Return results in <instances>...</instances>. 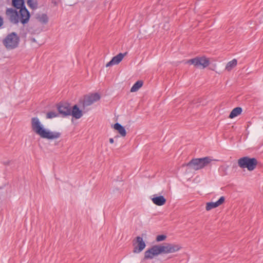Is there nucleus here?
Segmentation results:
<instances>
[{
	"mask_svg": "<svg viewBox=\"0 0 263 263\" xmlns=\"http://www.w3.org/2000/svg\"><path fill=\"white\" fill-rule=\"evenodd\" d=\"M31 127L32 131L41 138L48 140H56L60 138L61 133L57 131H51L44 127L43 125L37 117L31 119Z\"/></svg>",
	"mask_w": 263,
	"mask_h": 263,
	"instance_id": "nucleus-1",
	"label": "nucleus"
},
{
	"mask_svg": "<svg viewBox=\"0 0 263 263\" xmlns=\"http://www.w3.org/2000/svg\"><path fill=\"white\" fill-rule=\"evenodd\" d=\"M181 249L178 245L166 243L165 245H155L144 253V259H151L161 253H171L177 252Z\"/></svg>",
	"mask_w": 263,
	"mask_h": 263,
	"instance_id": "nucleus-2",
	"label": "nucleus"
},
{
	"mask_svg": "<svg viewBox=\"0 0 263 263\" xmlns=\"http://www.w3.org/2000/svg\"><path fill=\"white\" fill-rule=\"evenodd\" d=\"M211 161L212 159L210 157H205L201 158H194L185 165L187 166L189 168L197 171L204 168Z\"/></svg>",
	"mask_w": 263,
	"mask_h": 263,
	"instance_id": "nucleus-3",
	"label": "nucleus"
},
{
	"mask_svg": "<svg viewBox=\"0 0 263 263\" xmlns=\"http://www.w3.org/2000/svg\"><path fill=\"white\" fill-rule=\"evenodd\" d=\"M258 163L256 158L247 156L240 158L238 160V165L240 168H247L249 171H253L256 167Z\"/></svg>",
	"mask_w": 263,
	"mask_h": 263,
	"instance_id": "nucleus-4",
	"label": "nucleus"
},
{
	"mask_svg": "<svg viewBox=\"0 0 263 263\" xmlns=\"http://www.w3.org/2000/svg\"><path fill=\"white\" fill-rule=\"evenodd\" d=\"M2 42L7 50L14 49L19 45L20 37L17 34H8Z\"/></svg>",
	"mask_w": 263,
	"mask_h": 263,
	"instance_id": "nucleus-5",
	"label": "nucleus"
},
{
	"mask_svg": "<svg viewBox=\"0 0 263 263\" xmlns=\"http://www.w3.org/2000/svg\"><path fill=\"white\" fill-rule=\"evenodd\" d=\"M186 63L193 64L197 68H202L203 69L207 67L210 65L209 59L205 56L196 57L195 58L191 59L187 61Z\"/></svg>",
	"mask_w": 263,
	"mask_h": 263,
	"instance_id": "nucleus-6",
	"label": "nucleus"
},
{
	"mask_svg": "<svg viewBox=\"0 0 263 263\" xmlns=\"http://www.w3.org/2000/svg\"><path fill=\"white\" fill-rule=\"evenodd\" d=\"M100 99V96L98 93H91L89 95H86L82 100H80L83 109L92 105L94 102Z\"/></svg>",
	"mask_w": 263,
	"mask_h": 263,
	"instance_id": "nucleus-7",
	"label": "nucleus"
},
{
	"mask_svg": "<svg viewBox=\"0 0 263 263\" xmlns=\"http://www.w3.org/2000/svg\"><path fill=\"white\" fill-rule=\"evenodd\" d=\"M6 15L9 21L13 23L17 24L19 22L20 17L18 11L13 8H8L6 10Z\"/></svg>",
	"mask_w": 263,
	"mask_h": 263,
	"instance_id": "nucleus-8",
	"label": "nucleus"
},
{
	"mask_svg": "<svg viewBox=\"0 0 263 263\" xmlns=\"http://www.w3.org/2000/svg\"><path fill=\"white\" fill-rule=\"evenodd\" d=\"M20 10L18 11L19 14L20 20L23 24H25L29 21L30 17V12L26 8L25 6L19 9Z\"/></svg>",
	"mask_w": 263,
	"mask_h": 263,
	"instance_id": "nucleus-9",
	"label": "nucleus"
},
{
	"mask_svg": "<svg viewBox=\"0 0 263 263\" xmlns=\"http://www.w3.org/2000/svg\"><path fill=\"white\" fill-rule=\"evenodd\" d=\"M59 113L63 117L70 116L71 107L67 103H60L57 106Z\"/></svg>",
	"mask_w": 263,
	"mask_h": 263,
	"instance_id": "nucleus-10",
	"label": "nucleus"
},
{
	"mask_svg": "<svg viewBox=\"0 0 263 263\" xmlns=\"http://www.w3.org/2000/svg\"><path fill=\"white\" fill-rule=\"evenodd\" d=\"M136 241L135 243H134L135 246L136 243L137 245L135 246L133 252L134 253H139L141 252L145 247L146 245L144 242L143 238L140 236H137L136 237Z\"/></svg>",
	"mask_w": 263,
	"mask_h": 263,
	"instance_id": "nucleus-11",
	"label": "nucleus"
},
{
	"mask_svg": "<svg viewBox=\"0 0 263 263\" xmlns=\"http://www.w3.org/2000/svg\"><path fill=\"white\" fill-rule=\"evenodd\" d=\"M225 200V198L223 196H221L218 201L216 202H208L206 204V211H210L214 208H217L222 204Z\"/></svg>",
	"mask_w": 263,
	"mask_h": 263,
	"instance_id": "nucleus-12",
	"label": "nucleus"
},
{
	"mask_svg": "<svg viewBox=\"0 0 263 263\" xmlns=\"http://www.w3.org/2000/svg\"><path fill=\"white\" fill-rule=\"evenodd\" d=\"M70 115L72 116L76 119H80L83 116L82 111L80 110L77 105H74L70 109Z\"/></svg>",
	"mask_w": 263,
	"mask_h": 263,
	"instance_id": "nucleus-13",
	"label": "nucleus"
},
{
	"mask_svg": "<svg viewBox=\"0 0 263 263\" xmlns=\"http://www.w3.org/2000/svg\"><path fill=\"white\" fill-rule=\"evenodd\" d=\"M153 203L159 206L164 205L166 202V199L163 196L154 197L152 198Z\"/></svg>",
	"mask_w": 263,
	"mask_h": 263,
	"instance_id": "nucleus-14",
	"label": "nucleus"
},
{
	"mask_svg": "<svg viewBox=\"0 0 263 263\" xmlns=\"http://www.w3.org/2000/svg\"><path fill=\"white\" fill-rule=\"evenodd\" d=\"M115 129L117 130L122 137H125L126 135V132L125 128L122 126L120 123H116L114 125Z\"/></svg>",
	"mask_w": 263,
	"mask_h": 263,
	"instance_id": "nucleus-15",
	"label": "nucleus"
},
{
	"mask_svg": "<svg viewBox=\"0 0 263 263\" xmlns=\"http://www.w3.org/2000/svg\"><path fill=\"white\" fill-rule=\"evenodd\" d=\"M242 112V108L240 107H237L234 108L232 111L231 112L229 118L231 119H233L239 115H240Z\"/></svg>",
	"mask_w": 263,
	"mask_h": 263,
	"instance_id": "nucleus-16",
	"label": "nucleus"
},
{
	"mask_svg": "<svg viewBox=\"0 0 263 263\" xmlns=\"http://www.w3.org/2000/svg\"><path fill=\"white\" fill-rule=\"evenodd\" d=\"M12 5L17 9L25 6L24 0H12Z\"/></svg>",
	"mask_w": 263,
	"mask_h": 263,
	"instance_id": "nucleus-17",
	"label": "nucleus"
},
{
	"mask_svg": "<svg viewBox=\"0 0 263 263\" xmlns=\"http://www.w3.org/2000/svg\"><path fill=\"white\" fill-rule=\"evenodd\" d=\"M143 84V83L142 81L140 80L137 81L132 87L130 89V92H133L138 91L139 89L142 86Z\"/></svg>",
	"mask_w": 263,
	"mask_h": 263,
	"instance_id": "nucleus-18",
	"label": "nucleus"
},
{
	"mask_svg": "<svg viewBox=\"0 0 263 263\" xmlns=\"http://www.w3.org/2000/svg\"><path fill=\"white\" fill-rule=\"evenodd\" d=\"M237 60L236 59H233L227 63L226 66V69L228 71H230L237 65Z\"/></svg>",
	"mask_w": 263,
	"mask_h": 263,
	"instance_id": "nucleus-19",
	"label": "nucleus"
},
{
	"mask_svg": "<svg viewBox=\"0 0 263 263\" xmlns=\"http://www.w3.org/2000/svg\"><path fill=\"white\" fill-rule=\"evenodd\" d=\"M124 55L125 54L120 53L117 55L113 57V58L111 60L113 61L115 65L118 64L122 60L124 57Z\"/></svg>",
	"mask_w": 263,
	"mask_h": 263,
	"instance_id": "nucleus-20",
	"label": "nucleus"
},
{
	"mask_svg": "<svg viewBox=\"0 0 263 263\" xmlns=\"http://www.w3.org/2000/svg\"><path fill=\"white\" fill-rule=\"evenodd\" d=\"M27 4L33 10L37 8V2L36 0H27Z\"/></svg>",
	"mask_w": 263,
	"mask_h": 263,
	"instance_id": "nucleus-21",
	"label": "nucleus"
},
{
	"mask_svg": "<svg viewBox=\"0 0 263 263\" xmlns=\"http://www.w3.org/2000/svg\"><path fill=\"white\" fill-rule=\"evenodd\" d=\"M39 21L42 23L46 24L48 21V17L46 14H42L37 17Z\"/></svg>",
	"mask_w": 263,
	"mask_h": 263,
	"instance_id": "nucleus-22",
	"label": "nucleus"
},
{
	"mask_svg": "<svg viewBox=\"0 0 263 263\" xmlns=\"http://www.w3.org/2000/svg\"><path fill=\"white\" fill-rule=\"evenodd\" d=\"M36 36L35 37L30 39L31 42H36L39 45H42L44 43V41L40 40V34H36Z\"/></svg>",
	"mask_w": 263,
	"mask_h": 263,
	"instance_id": "nucleus-23",
	"label": "nucleus"
},
{
	"mask_svg": "<svg viewBox=\"0 0 263 263\" xmlns=\"http://www.w3.org/2000/svg\"><path fill=\"white\" fill-rule=\"evenodd\" d=\"M58 116V114L55 111H49L46 114V118L52 119Z\"/></svg>",
	"mask_w": 263,
	"mask_h": 263,
	"instance_id": "nucleus-24",
	"label": "nucleus"
},
{
	"mask_svg": "<svg viewBox=\"0 0 263 263\" xmlns=\"http://www.w3.org/2000/svg\"><path fill=\"white\" fill-rule=\"evenodd\" d=\"M166 238V236L165 235H159L156 237V241L157 242L164 240Z\"/></svg>",
	"mask_w": 263,
	"mask_h": 263,
	"instance_id": "nucleus-25",
	"label": "nucleus"
},
{
	"mask_svg": "<svg viewBox=\"0 0 263 263\" xmlns=\"http://www.w3.org/2000/svg\"><path fill=\"white\" fill-rule=\"evenodd\" d=\"M114 65H115V64H114L113 61L111 60L106 64V67H109V66H112Z\"/></svg>",
	"mask_w": 263,
	"mask_h": 263,
	"instance_id": "nucleus-26",
	"label": "nucleus"
},
{
	"mask_svg": "<svg viewBox=\"0 0 263 263\" xmlns=\"http://www.w3.org/2000/svg\"><path fill=\"white\" fill-rule=\"evenodd\" d=\"M4 24L3 18L0 16V28L3 26Z\"/></svg>",
	"mask_w": 263,
	"mask_h": 263,
	"instance_id": "nucleus-27",
	"label": "nucleus"
},
{
	"mask_svg": "<svg viewBox=\"0 0 263 263\" xmlns=\"http://www.w3.org/2000/svg\"><path fill=\"white\" fill-rule=\"evenodd\" d=\"M114 142V139L113 138H110L109 139V142L110 143H113Z\"/></svg>",
	"mask_w": 263,
	"mask_h": 263,
	"instance_id": "nucleus-28",
	"label": "nucleus"
}]
</instances>
